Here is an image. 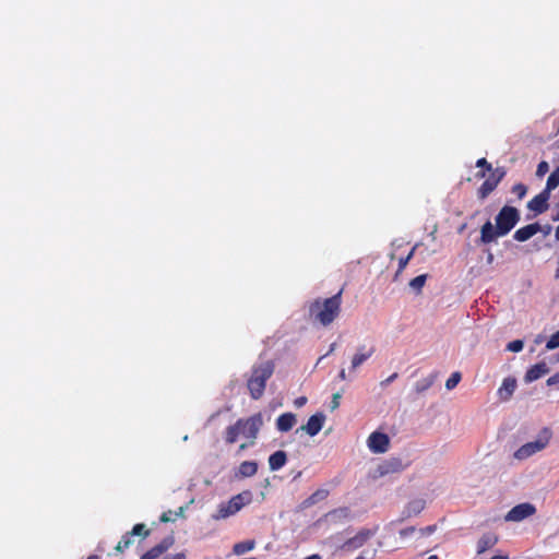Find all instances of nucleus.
Returning <instances> with one entry per match:
<instances>
[{
    "mask_svg": "<svg viewBox=\"0 0 559 559\" xmlns=\"http://www.w3.org/2000/svg\"><path fill=\"white\" fill-rule=\"evenodd\" d=\"M520 218L521 215L518 209L504 205L496 216V226L490 221L481 226L479 242L487 245L508 235L520 222Z\"/></svg>",
    "mask_w": 559,
    "mask_h": 559,
    "instance_id": "obj_1",
    "label": "nucleus"
},
{
    "mask_svg": "<svg viewBox=\"0 0 559 559\" xmlns=\"http://www.w3.org/2000/svg\"><path fill=\"white\" fill-rule=\"evenodd\" d=\"M263 424L264 420L261 413H257L248 418H240L234 425L226 428L225 441L233 444L239 436H242L250 439V445H253Z\"/></svg>",
    "mask_w": 559,
    "mask_h": 559,
    "instance_id": "obj_2",
    "label": "nucleus"
},
{
    "mask_svg": "<svg viewBox=\"0 0 559 559\" xmlns=\"http://www.w3.org/2000/svg\"><path fill=\"white\" fill-rule=\"evenodd\" d=\"M342 290L325 299L324 301L316 300L310 306V313L316 317L323 325H329L337 317L341 307Z\"/></svg>",
    "mask_w": 559,
    "mask_h": 559,
    "instance_id": "obj_3",
    "label": "nucleus"
},
{
    "mask_svg": "<svg viewBox=\"0 0 559 559\" xmlns=\"http://www.w3.org/2000/svg\"><path fill=\"white\" fill-rule=\"evenodd\" d=\"M274 366L271 361L262 362L253 366L247 386L253 400H258L263 395L266 380L271 378Z\"/></svg>",
    "mask_w": 559,
    "mask_h": 559,
    "instance_id": "obj_4",
    "label": "nucleus"
},
{
    "mask_svg": "<svg viewBox=\"0 0 559 559\" xmlns=\"http://www.w3.org/2000/svg\"><path fill=\"white\" fill-rule=\"evenodd\" d=\"M251 501L252 492L245 490L231 497L228 501L221 502L217 506L216 512L212 514V519L215 521L228 519L239 512L245 506L250 504Z\"/></svg>",
    "mask_w": 559,
    "mask_h": 559,
    "instance_id": "obj_5",
    "label": "nucleus"
},
{
    "mask_svg": "<svg viewBox=\"0 0 559 559\" xmlns=\"http://www.w3.org/2000/svg\"><path fill=\"white\" fill-rule=\"evenodd\" d=\"M550 438L551 431L548 428H544L536 440L527 442L519 448L514 453V457L518 460H525L532 456L533 454L544 450L549 443Z\"/></svg>",
    "mask_w": 559,
    "mask_h": 559,
    "instance_id": "obj_6",
    "label": "nucleus"
},
{
    "mask_svg": "<svg viewBox=\"0 0 559 559\" xmlns=\"http://www.w3.org/2000/svg\"><path fill=\"white\" fill-rule=\"evenodd\" d=\"M536 512V508L528 503H521L513 507L504 516V520L508 522H520L524 519L533 515Z\"/></svg>",
    "mask_w": 559,
    "mask_h": 559,
    "instance_id": "obj_7",
    "label": "nucleus"
},
{
    "mask_svg": "<svg viewBox=\"0 0 559 559\" xmlns=\"http://www.w3.org/2000/svg\"><path fill=\"white\" fill-rule=\"evenodd\" d=\"M376 352L374 346H368L366 344L358 345L356 353L353 355L350 360V371H356L362 364L373 356Z\"/></svg>",
    "mask_w": 559,
    "mask_h": 559,
    "instance_id": "obj_8",
    "label": "nucleus"
},
{
    "mask_svg": "<svg viewBox=\"0 0 559 559\" xmlns=\"http://www.w3.org/2000/svg\"><path fill=\"white\" fill-rule=\"evenodd\" d=\"M373 535V531L369 528H364L359 531L354 537L348 538L346 542H344L341 548L347 551L358 549L362 545H365Z\"/></svg>",
    "mask_w": 559,
    "mask_h": 559,
    "instance_id": "obj_9",
    "label": "nucleus"
},
{
    "mask_svg": "<svg viewBox=\"0 0 559 559\" xmlns=\"http://www.w3.org/2000/svg\"><path fill=\"white\" fill-rule=\"evenodd\" d=\"M390 439L385 433L372 432L368 438V448L373 453H384L388 451Z\"/></svg>",
    "mask_w": 559,
    "mask_h": 559,
    "instance_id": "obj_10",
    "label": "nucleus"
},
{
    "mask_svg": "<svg viewBox=\"0 0 559 559\" xmlns=\"http://www.w3.org/2000/svg\"><path fill=\"white\" fill-rule=\"evenodd\" d=\"M325 421V415L323 413H317L312 415L306 425H302L297 431L301 430L311 437H314L320 432Z\"/></svg>",
    "mask_w": 559,
    "mask_h": 559,
    "instance_id": "obj_11",
    "label": "nucleus"
},
{
    "mask_svg": "<svg viewBox=\"0 0 559 559\" xmlns=\"http://www.w3.org/2000/svg\"><path fill=\"white\" fill-rule=\"evenodd\" d=\"M550 197V192L544 189L539 194L534 197L528 203L527 209L535 212L536 214H542L548 209V200Z\"/></svg>",
    "mask_w": 559,
    "mask_h": 559,
    "instance_id": "obj_12",
    "label": "nucleus"
},
{
    "mask_svg": "<svg viewBox=\"0 0 559 559\" xmlns=\"http://www.w3.org/2000/svg\"><path fill=\"white\" fill-rule=\"evenodd\" d=\"M542 230V225L538 223L530 224L524 227L519 228L514 234L513 238L516 241L524 242L532 238L534 235Z\"/></svg>",
    "mask_w": 559,
    "mask_h": 559,
    "instance_id": "obj_13",
    "label": "nucleus"
},
{
    "mask_svg": "<svg viewBox=\"0 0 559 559\" xmlns=\"http://www.w3.org/2000/svg\"><path fill=\"white\" fill-rule=\"evenodd\" d=\"M516 389V379L508 377L503 379L501 386L498 389V396L501 401L507 402L511 399Z\"/></svg>",
    "mask_w": 559,
    "mask_h": 559,
    "instance_id": "obj_14",
    "label": "nucleus"
},
{
    "mask_svg": "<svg viewBox=\"0 0 559 559\" xmlns=\"http://www.w3.org/2000/svg\"><path fill=\"white\" fill-rule=\"evenodd\" d=\"M350 516V510L346 507L332 510L325 514L326 521L332 524L344 523L348 521Z\"/></svg>",
    "mask_w": 559,
    "mask_h": 559,
    "instance_id": "obj_15",
    "label": "nucleus"
},
{
    "mask_svg": "<svg viewBox=\"0 0 559 559\" xmlns=\"http://www.w3.org/2000/svg\"><path fill=\"white\" fill-rule=\"evenodd\" d=\"M174 543L171 537L163 539L158 545L146 551L141 556V559H157L163 555Z\"/></svg>",
    "mask_w": 559,
    "mask_h": 559,
    "instance_id": "obj_16",
    "label": "nucleus"
},
{
    "mask_svg": "<svg viewBox=\"0 0 559 559\" xmlns=\"http://www.w3.org/2000/svg\"><path fill=\"white\" fill-rule=\"evenodd\" d=\"M499 540L498 535L493 533H485L477 542L476 551L478 555L484 554L488 549L492 548Z\"/></svg>",
    "mask_w": 559,
    "mask_h": 559,
    "instance_id": "obj_17",
    "label": "nucleus"
},
{
    "mask_svg": "<svg viewBox=\"0 0 559 559\" xmlns=\"http://www.w3.org/2000/svg\"><path fill=\"white\" fill-rule=\"evenodd\" d=\"M549 372V368L546 362H538L534 366H532L525 373L524 380L525 382L530 383L533 382L543 376L547 374Z\"/></svg>",
    "mask_w": 559,
    "mask_h": 559,
    "instance_id": "obj_18",
    "label": "nucleus"
},
{
    "mask_svg": "<svg viewBox=\"0 0 559 559\" xmlns=\"http://www.w3.org/2000/svg\"><path fill=\"white\" fill-rule=\"evenodd\" d=\"M297 423L296 415L293 413L282 414L276 419V429L281 432L289 431Z\"/></svg>",
    "mask_w": 559,
    "mask_h": 559,
    "instance_id": "obj_19",
    "label": "nucleus"
},
{
    "mask_svg": "<svg viewBox=\"0 0 559 559\" xmlns=\"http://www.w3.org/2000/svg\"><path fill=\"white\" fill-rule=\"evenodd\" d=\"M404 466L401 460L399 459H391L383 464L379 465V474L381 476L390 474V473H397L403 471Z\"/></svg>",
    "mask_w": 559,
    "mask_h": 559,
    "instance_id": "obj_20",
    "label": "nucleus"
},
{
    "mask_svg": "<svg viewBox=\"0 0 559 559\" xmlns=\"http://www.w3.org/2000/svg\"><path fill=\"white\" fill-rule=\"evenodd\" d=\"M258 472V463L255 461H243L236 473V477L246 478L255 475Z\"/></svg>",
    "mask_w": 559,
    "mask_h": 559,
    "instance_id": "obj_21",
    "label": "nucleus"
},
{
    "mask_svg": "<svg viewBox=\"0 0 559 559\" xmlns=\"http://www.w3.org/2000/svg\"><path fill=\"white\" fill-rule=\"evenodd\" d=\"M287 462V455L284 451L278 450L270 455L269 466L272 472L281 469Z\"/></svg>",
    "mask_w": 559,
    "mask_h": 559,
    "instance_id": "obj_22",
    "label": "nucleus"
},
{
    "mask_svg": "<svg viewBox=\"0 0 559 559\" xmlns=\"http://www.w3.org/2000/svg\"><path fill=\"white\" fill-rule=\"evenodd\" d=\"M504 174H506L504 171H501L497 179L489 178L486 181H484V183L480 186V188L478 190L479 198L480 199L487 198V195L496 189L498 182L503 178Z\"/></svg>",
    "mask_w": 559,
    "mask_h": 559,
    "instance_id": "obj_23",
    "label": "nucleus"
},
{
    "mask_svg": "<svg viewBox=\"0 0 559 559\" xmlns=\"http://www.w3.org/2000/svg\"><path fill=\"white\" fill-rule=\"evenodd\" d=\"M425 506L426 501L424 499H415L407 504L404 510V514L407 518L417 515L425 509Z\"/></svg>",
    "mask_w": 559,
    "mask_h": 559,
    "instance_id": "obj_24",
    "label": "nucleus"
},
{
    "mask_svg": "<svg viewBox=\"0 0 559 559\" xmlns=\"http://www.w3.org/2000/svg\"><path fill=\"white\" fill-rule=\"evenodd\" d=\"M254 540H245L234 545V554L237 556L243 555L247 551H250L254 548Z\"/></svg>",
    "mask_w": 559,
    "mask_h": 559,
    "instance_id": "obj_25",
    "label": "nucleus"
},
{
    "mask_svg": "<svg viewBox=\"0 0 559 559\" xmlns=\"http://www.w3.org/2000/svg\"><path fill=\"white\" fill-rule=\"evenodd\" d=\"M433 382H435L433 376L420 379L415 384V391L417 393H423V392L427 391L433 384Z\"/></svg>",
    "mask_w": 559,
    "mask_h": 559,
    "instance_id": "obj_26",
    "label": "nucleus"
},
{
    "mask_svg": "<svg viewBox=\"0 0 559 559\" xmlns=\"http://www.w3.org/2000/svg\"><path fill=\"white\" fill-rule=\"evenodd\" d=\"M559 186V166L550 174L546 182V190L551 192Z\"/></svg>",
    "mask_w": 559,
    "mask_h": 559,
    "instance_id": "obj_27",
    "label": "nucleus"
},
{
    "mask_svg": "<svg viewBox=\"0 0 559 559\" xmlns=\"http://www.w3.org/2000/svg\"><path fill=\"white\" fill-rule=\"evenodd\" d=\"M426 281H427L426 274L418 275L409 282V287L412 289H414L416 293H420Z\"/></svg>",
    "mask_w": 559,
    "mask_h": 559,
    "instance_id": "obj_28",
    "label": "nucleus"
},
{
    "mask_svg": "<svg viewBox=\"0 0 559 559\" xmlns=\"http://www.w3.org/2000/svg\"><path fill=\"white\" fill-rule=\"evenodd\" d=\"M132 544V535H130V533H127L116 546V550L122 551L123 549L129 548Z\"/></svg>",
    "mask_w": 559,
    "mask_h": 559,
    "instance_id": "obj_29",
    "label": "nucleus"
},
{
    "mask_svg": "<svg viewBox=\"0 0 559 559\" xmlns=\"http://www.w3.org/2000/svg\"><path fill=\"white\" fill-rule=\"evenodd\" d=\"M461 381V373L460 372H453L450 378L445 381V388L448 390L454 389L459 382Z\"/></svg>",
    "mask_w": 559,
    "mask_h": 559,
    "instance_id": "obj_30",
    "label": "nucleus"
},
{
    "mask_svg": "<svg viewBox=\"0 0 559 559\" xmlns=\"http://www.w3.org/2000/svg\"><path fill=\"white\" fill-rule=\"evenodd\" d=\"M130 535L146 537L148 535V531L146 530L144 524H136L133 526L132 531L130 532Z\"/></svg>",
    "mask_w": 559,
    "mask_h": 559,
    "instance_id": "obj_31",
    "label": "nucleus"
},
{
    "mask_svg": "<svg viewBox=\"0 0 559 559\" xmlns=\"http://www.w3.org/2000/svg\"><path fill=\"white\" fill-rule=\"evenodd\" d=\"M328 496V491L326 490H317L316 492H313L309 498H308V502L310 504H313L316 502H318L319 500H322L324 499L325 497Z\"/></svg>",
    "mask_w": 559,
    "mask_h": 559,
    "instance_id": "obj_32",
    "label": "nucleus"
},
{
    "mask_svg": "<svg viewBox=\"0 0 559 559\" xmlns=\"http://www.w3.org/2000/svg\"><path fill=\"white\" fill-rule=\"evenodd\" d=\"M559 347V331L551 335V337L546 343V349L552 350Z\"/></svg>",
    "mask_w": 559,
    "mask_h": 559,
    "instance_id": "obj_33",
    "label": "nucleus"
},
{
    "mask_svg": "<svg viewBox=\"0 0 559 559\" xmlns=\"http://www.w3.org/2000/svg\"><path fill=\"white\" fill-rule=\"evenodd\" d=\"M524 343L521 340L512 341L508 344L507 349L513 353H519L523 349Z\"/></svg>",
    "mask_w": 559,
    "mask_h": 559,
    "instance_id": "obj_34",
    "label": "nucleus"
},
{
    "mask_svg": "<svg viewBox=\"0 0 559 559\" xmlns=\"http://www.w3.org/2000/svg\"><path fill=\"white\" fill-rule=\"evenodd\" d=\"M549 170V165L547 162L543 160L538 164L537 166V169H536V176L537 177H543L545 176Z\"/></svg>",
    "mask_w": 559,
    "mask_h": 559,
    "instance_id": "obj_35",
    "label": "nucleus"
},
{
    "mask_svg": "<svg viewBox=\"0 0 559 559\" xmlns=\"http://www.w3.org/2000/svg\"><path fill=\"white\" fill-rule=\"evenodd\" d=\"M513 192L519 197V199H522L525 197L527 188L523 183H518L513 187Z\"/></svg>",
    "mask_w": 559,
    "mask_h": 559,
    "instance_id": "obj_36",
    "label": "nucleus"
},
{
    "mask_svg": "<svg viewBox=\"0 0 559 559\" xmlns=\"http://www.w3.org/2000/svg\"><path fill=\"white\" fill-rule=\"evenodd\" d=\"M342 397V394L340 392H336L332 395V401H331V411H335L338 406H340V400Z\"/></svg>",
    "mask_w": 559,
    "mask_h": 559,
    "instance_id": "obj_37",
    "label": "nucleus"
},
{
    "mask_svg": "<svg viewBox=\"0 0 559 559\" xmlns=\"http://www.w3.org/2000/svg\"><path fill=\"white\" fill-rule=\"evenodd\" d=\"M414 250H415V249H413V250L408 253V255H407V257L402 258V259L400 260V263H399V269H400V271H401V270H403V269L407 265V263L409 262V260L412 259V257H413V254H414Z\"/></svg>",
    "mask_w": 559,
    "mask_h": 559,
    "instance_id": "obj_38",
    "label": "nucleus"
},
{
    "mask_svg": "<svg viewBox=\"0 0 559 559\" xmlns=\"http://www.w3.org/2000/svg\"><path fill=\"white\" fill-rule=\"evenodd\" d=\"M399 377V374L396 372L392 373L390 377H388L385 380L381 381L380 382V386L381 388H386L388 385H390L396 378Z\"/></svg>",
    "mask_w": 559,
    "mask_h": 559,
    "instance_id": "obj_39",
    "label": "nucleus"
},
{
    "mask_svg": "<svg viewBox=\"0 0 559 559\" xmlns=\"http://www.w3.org/2000/svg\"><path fill=\"white\" fill-rule=\"evenodd\" d=\"M437 526L436 525H429V526H426L424 528H420L419 530V533L423 535V536H428V535H431L432 533H435Z\"/></svg>",
    "mask_w": 559,
    "mask_h": 559,
    "instance_id": "obj_40",
    "label": "nucleus"
},
{
    "mask_svg": "<svg viewBox=\"0 0 559 559\" xmlns=\"http://www.w3.org/2000/svg\"><path fill=\"white\" fill-rule=\"evenodd\" d=\"M476 166L479 168H486L487 170H491V164H489L486 158H479L476 163Z\"/></svg>",
    "mask_w": 559,
    "mask_h": 559,
    "instance_id": "obj_41",
    "label": "nucleus"
},
{
    "mask_svg": "<svg viewBox=\"0 0 559 559\" xmlns=\"http://www.w3.org/2000/svg\"><path fill=\"white\" fill-rule=\"evenodd\" d=\"M547 385L552 386L556 384H559V372L555 373L554 376L549 377L546 381Z\"/></svg>",
    "mask_w": 559,
    "mask_h": 559,
    "instance_id": "obj_42",
    "label": "nucleus"
},
{
    "mask_svg": "<svg viewBox=\"0 0 559 559\" xmlns=\"http://www.w3.org/2000/svg\"><path fill=\"white\" fill-rule=\"evenodd\" d=\"M306 403H307V397L306 396H300V397L295 400L296 407H302Z\"/></svg>",
    "mask_w": 559,
    "mask_h": 559,
    "instance_id": "obj_43",
    "label": "nucleus"
},
{
    "mask_svg": "<svg viewBox=\"0 0 559 559\" xmlns=\"http://www.w3.org/2000/svg\"><path fill=\"white\" fill-rule=\"evenodd\" d=\"M414 532H415V527L411 526V527H406V528L402 530L400 532V534L402 536H408V535L413 534Z\"/></svg>",
    "mask_w": 559,
    "mask_h": 559,
    "instance_id": "obj_44",
    "label": "nucleus"
},
{
    "mask_svg": "<svg viewBox=\"0 0 559 559\" xmlns=\"http://www.w3.org/2000/svg\"><path fill=\"white\" fill-rule=\"evenodd\" d=\"M551 226L550 225H545V226H542V230L539 233H543L545 236H548L550 233H551Z\"/></svg>",
    "mask_w": 559,
    "mask_h": 559,
    "instance_id": "obj_45",
    "label": "nucleus"
},
{
    "mask_svg": "<svg viewBox=\"0 0 559 559\" xmlns=\"http://www.w3.org/2000/svg\"><path fill=\"white\" fill-rule=\"evenodd\" d=\"M164 559H186V555L183 552H179L174 556L165 557Z\"/></svg>",
    "mask_w": 559,
    "mask_h": 559,
    "instance_id": "obj_46",
    "label": "nucleus"
},
{
    "mask_svg": "<svg viewBox=\"0 0 559 559\" xmlns=\"http://www.w3.org/2000/svg\"><path fill=\"white\" fill-rule=\"evenodd\" d=\"M169 514H170V511L168 513L167 512L163 513L160 516V521L164 523L170 522L171 518Z\"/></svg>",
    "mask_w": 559,
    "mask_h": 559,
    "instance_id": "obj_47",
    "label": "nucleus"
},
{
    "mask_svg": "<svg viewBox=\"0 0 559 559\" xmlns=\"http://www.w3.org/2000/svg\"><path fill=\"white\" fill-rule=\"evenodd\" d=\"M335 348H336V344H335V343H332V344L330 345L329 352L326 353V356H328V355H330V354H332V353L335 350ZM324 357H325V355H324V356H322V357H320L318 362H320Z\"/></svg>",
    "mask_w": 559,
    "mask_h": 559,
    "instance_id": "obj_48",
    "label": "nucleus"
},
{
    "mask_svg": "<svg viewBox=\"0 0 559 559\" xmlns=\"http://www.w3.org/2000/svg\"><path fill=\"white\" fill-rule=\"evenodd\" d=\"M338 379L340 380H346L347 379V376H346V371L345 369H342L340 372H338Z\"/></svg>",
    "mask_w": 559,
    "mask_h": 559,
    "instance_id": "obj_49",
    "label": "nucleus"
},
{
    "mask_svg": "<svg viewBox=\"0 0 559 559\" xmlns=\"http://www.w3.org/2000/svg\"><path fill=\"white\" fill-rule=\"evenodd\" d=\"M501 171H503V170H502V169L497 168V169L493 171V174H492V178H491V179H497V178L499 177V174H500Z\"/></svg>",
    "mask_w": 559,
    "mask_h": 559,
    "instance_id": "obj_50",
    "label": "nucleus"
},
{
    "mask_svg": "<svg viewBox=\"0 0 559 559\" xmlns=\"http://www.w3.org/2000/svg\"><path fill=\"white\" fill-rule=\"evenodd\" d=\"M490 559H509V557L507 555H497L491 557Z\"/></svg>",
    "mask_w": 559,
    "mask_h": 559,
    "instance_id": "obj_51",
    "label": "nucleus"
},
{
    "mask_svg": "<svg viewBox=\"0 0 559 559\" xmlns=\"http://www.w3.org/2000/svg\"><path fill=\"white\" fill-rule=\"evenodd\" d=\"M492 261H493V254H492L491 252H489V253L487 254V263L491 264V263H492Z\"/></svg>",
    "mask_w": 559,
    "mask_h": 559,
    "instance_id": "obj_52",
    "label": "nucleus"
},
{
    "mask_svg": "<svg viewBox=\"0 0 559 559\" xmlns=\"http://www.w3.org/2000/svg\"><path fill=\"white\" fill-rule=\"evenodd\" d=\"M249 445H250V442H249L248 444H247V443H242V444H240V447H239V451H243V450H246Z\"/></svg>",
    "mask_w": 559,
    "mask_h": 559,
    "instance_id": "obj_53",
    "label": "nucleus"
},
{
    "mask_svg": "<svg viewBox=\"0 0 559 559\" xmlns=\"http://www.w3.org/2000/svg\"><path fill=\"white\" fill-rule=\"evenodd\" d=\"M305 559H322V558L319 555H311V556L306 557Z\"/></svg>",
    "mask_w": 559,
    "mask_h": 559,
    "instance_id": "obj_54",
    "label": "nucleus"
},
{
    "mask_svg": "<svg viewBox=\"0 0 559 559\" xmlns=\"http://www.w3.org/2000/svg\"><path fill=\"white\" fill-rule=\"evenodd\" d=\"M556 239L559 241V225L556 228Z\"/></svg>",
    "mask_w": 559,
    "mask_h": 559,
    "instance_id": "obj_55",
    "label": "nucleus"
},
{
    "mask_svg": "<svg viewBox=\"0 0 559 559\" xmlns=\"http://www.w3.org/2000/svg\"><path fill=\"white\" fill-rule=\"evenodd\" d=\"M555 277H556V278H559V267L556 270Z\"/></svg>",
    "mask_w": 559,
    "mask_h": 559,
    "instance_id": "obj_56",
    "label": "nucleus"
},
{
    "mask_svg": "<svg viewBox=\"0 0 559 559\" xmlns=\"http://www.w3.org/2000/svg\"><path fill=\"white\" fill-rule=\"evenodd\" d=\"M427 559H439L437 556L432 555V556H429Z\"/></svg>",
    "mask_w": 559,
    "mask_h": 559,
    "instance_id": "obj_57",
    "label": "nucleus"
},
{
    "mask_svg": "<svg viewBox=\"0 0 559 559\" xmlns=\"http://www.w3.org/2000/svg\"><path fill=\"white\" fill-rule=\"evenodd\" d=\"M535 342L536 343H540L542 342V336H538Z\"/></svg>",
    "mask_w": 559,
    "mask_h": 559,
    "instance_id": "obj_58",
    "label": "nucleus"
},
{
    "mask_svg": "<svg viewBox=\"0 0 559 559\" xmlns=\"http://www.w3.org/2000/svg\"><path fill=\"white\" fill-rule=\"evenodd\" d=\"M182 513H183V508H180L178 514L181 515Z\"/></svg>",
    "mask_w": 559,
    "mask_h": 559,
    "instance_id": "obj_59",
    "label": "nucleus"
},
{
    "mask_svg": "<svg viewBox=\"0 0 559 559\" xmlns=\"http://www.w3.org/2000/svg\"><path fill=\"white\" fill-rule=\"evenodd\" d=\"M87 559H98L97 556H90Z\"/></svg>",
    "mask_w": 559,
    "mask_h": 559,
    "instance_id": "obj_60",
    "label": "nucleus"
},
{
    "mask_svg": "<svg viewBox=\"0 0 559 559\" xmlns=\"http://www.w3.org/2000/svg\"><path fill=\"white\" fill-rule=\"evenodd\" d=\"M557 360L559 361V353H558V355H557Z\"/></svg>",
    "mask_w": 559,
    "mask_h": 559,
    "instance_id": "obj_61",
    "label": "nucleus"
}]
</instances>
